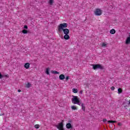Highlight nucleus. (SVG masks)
<instances>
[{
  "instance_id": "32",
  "label": "nucleus",
  "mask_w": 130,
  "mask_h": 130,
  "mask_svg": "<svg viewBox=\"0 0 130 130\" xmlns=\"http://www.w3.org/2000/svg\"><path fill=\"white\" fill-rule=\"evenodd\" d=\"M129 104L130 105V100H129Z\"/></svg>"
},
{
  "instance_id": "7",
  "label": "nucleus",
  "mask_w": 130,
  "mask_h": 130,
  "mask_svg": "<svg viewBox=\"0 0 130 130\" xmlns=\"http://www.w3.org/2000/svg\"><path fill=\"white\" fill-rule=\"evenodd\" d=\"M59 79L60 80H64L65 77H64V76L63 75V74H61V75L59 76Z\"/></svg>"
},
{
  "instance_id": "18",
  "label": "nucleus",
  "mask_w": 130,
  "mask_h": 130,
  "mask_svg": "<svg viewBox=\"0 0 130 130\" xmlns=\"http://www.w3.org/2000/svg\"><path fill=\"white\" fill-rule=\"evenodd\" d=\"M81 106H82V110H83V111H85V105L83 104H81Z\"/></svg>"
},
{
  "instance_id": "20",
  "label": "nucleus",
  "mask_w": 130,
  "mask_h": 130,
  "mask_svg": "<svg viewBox=\"0 0 130 130\" xmlns=\"http://www.w3.org/2000/svg\"><path fill=\"white\" fill-rule=\"evenodd\" d=\"M102 46L106 47V46H107V43H103L102 44Z\"/></svg>"
},
{
  "instance_id": "4",
  "label": "nucleus",
  "mask_w": 130,
  "mask_h": 130,
  "mask_svg": "<svg viewBox=\"0 0 130 130\" xmlns=\"http://www.w3.org/2000/svg\"><path fill=\"white\" fill-rule=\"evenodd\" d=\"M94 13L95 16H101L102 15V10L100 9H96Z\"/></svg>"
},
{
  "instance_id": "22",
  "label": "nucleus",
  "mask_w": 130,
  "mask_h": 130,
  "mask_svg": "<svg viewBox=\"0 0 130 130\" xmlns=\"http://www.w3.org/2000/svg\"><path fill=\"white\" fill-rule=\"evenodd\" d=\"M121 92H122V90L120 88H118V94H120V93H121Z\"/></svg>"
},
{
  "instance_id": "29",
  "label": "nucleus",
  "mask_w": 130,
  "mask_h": 130,
  "mask_svg": "<svg viewBox=\"0 0 130 130\" xmlns=\"http://www.w3.org/2000/svg\"><path fill=\"white\" fill-rule=\"evenodd\" d=\"M80 94H83V90H81V91H80Z\"/></svg>"
},
{
  "instance_id": "21",
  "label": "nucleus",
  "mask_w": 130,
  "mask_h": 130,
  "mask_svg": "<svg viewBox=\"0 0 130 130\" xmlns=\"http://www.w3.org/2000/svg\"><path fill=\"white\" fill-rule=\"evenodd\" d=\"M35 128H39V127H40V125L39 124H36L35 125Z\"/></svg>"
},
{
  "instance_id": "1",
  "label": "nucleus",
  "mask_w": 130,
  "mask_h": 130,
  "mask_svg": "<svg viewBox=\"0 0 130 130\" xmlns=\"http://www.w3.org/2000/svg\"><path fill=\"white\" fill-rule=\"evenodd\" d=\"M68 28V23H61L58 26V31L59 32H61V31H63V33L64 34V35L70 34V30L68 28Z\"/></svg>"
},
{
  "instance_id": "23",
  "label": "nucleus",
  "mask_w": 130,
  "mask_h": 130,
  "mask_svg": "<svg viewBox=\"0 0 130 130\" xmlns=\"http://www.w3.org/2000/svg\"><path fill=\"white\" fill-rule=\"evenodd\" d=\"M111 90H112V91H114V90H115V87H114V86H112L111 87Z\"/></svg>"
},
{
  "instance_id": "17",
  "label": "nucleus",
  "mask_w": 130,
  "mask_h": 130,
  "mask_svg": "<svg viewBox=\"0 0 130 130\" xmlns=\"http://www.w3.org/2000/svg\"><path fill=\"white\" fill-rule=\"evenodd\" d=\"M72 92H73V93H77L78 92V89L76 88H73Z\"/></svg>"
},
{
  "instance_id": "15",
  "label": "nucleus",
  "mask_w": 130,
  "mask_h": 130,
  "mask_svg": "<svg viewBox=\"0 0 130 130\" xmlns=\"http://www.w3.org/2000/svg\"><path fill=\"white\" fill-rule=\"evenodd\" d=\"M51 73H52V74H54V75L59 74V73H58V72L56 71H52Z\"/></svg>"
},
{
  "instance_id": "6",
  "label": "nucleus",
  "mask_w": 130,
  "mask_h": 130,
  "mask_svg": "<svg viewBox=\"0 0 130 130\" xmlns=\"http://www.w3.org/2000/svg\"><path fill=\"white\" fill-rule=\"evenodd\" d=\"M24 67L25 68V69H26L27 70H28V69L30 68V63H25L24 65Z\"/></svg>"
},
{
  "instance_id": "3",
  "label": "nucleus",
  "mask_w": 130,
  "mask_h": 130,
  "mask_svg": "<svg viewBox=\"0 0 130 130\" xmlns=\"http://www.w3.org/2000/svg\"><path fill=\"white\" fill-rule=\"evenodd\" d=\"M92 69L94 70H103L104 68L103 66H102L100 64H92Z\"/></svg>"
},
{
  "instance_id": "16",
  "label": "nucleus",
  "mask_w": 130,
  "mask_h": 130,
  "mask_svg": "<svg viewBox=\"0 0 130 130\" xmlns=\"http://www.w3.org/2000/svg\"><path fill=\"white\" fill-rule=\"evenodd\" d=\"M25 86L26 88H30V87L31 86V84L30 83H27V84H25Z\"/></svg>"
},
{
  "instance_id": "12",
  "label": "nucleus",
  "mask_w": 130,
  "mask_h": 130,
  "mask_svg": "<svg viewBox=\"0 0 130 130\" xmlns=\"http://www.w3.org/2000/svg\"><path fill=\"white\" fill-rule=\"evenodd\" d=\"M53 3H54V0H49V4L50 6H52V5H53Z\"/></svg>"
},
{
  "instance_id": "24",
  "label": "nucleus",
  "mask_w": 130,
  "mask_h": 130,
  "mask_svg": "<svg viewBox=\"0 0 130 130\" xmlns=\"http://www.w3.org/2000/svg\"><path fill=\"white\" fill-rule=\"evenodd\" d=\"M118 125H119V126H121V125H122V124L121 123H118Z\"/></svg>"
},
{
  "instance_id": "9",
  "label": "nucleus",
  "mask_w": 130,
  "mask_h": 130,
  "mask_svg": "<svg viewBox=\"0 0 130 130\" xmlns=\"http://www.w3.org/2000/svg\"><path fill=\"white\" fill-rule=\"evenodd\" d=\"M67 128H72V124L70 123H68L66 125Z\"/></svg>"
},
{
  "instance_id": "25",
  "label": "nucleus",
  "mask_w": 130,
  "mask_h": 130,
  "mask_svg": "<svg viewBox=\"0 0 130 130\" xmlns=\"http://www.w3.org/2000/svg\"><path fill=\"white\" fill-rule=\"evenodd\" d=\"M24 29H28V26H27V25H24Z\"/></svg>"
},
{
  "instance_id": "5",
  "label": "nucleus",
  "mask_w": 130,
  "mask_h": 130,
  "mask_svg": "<svg viewBox=\"0 0 130 130\" xmlns=\"http://www.w3.org/2000/svg\"><path fill=\"white\" fill-rule=\"evenodd\" d=\"M56 127L59 130H66L64 128H63V123L60 122L57 125H56Z\"/></svg>"
},
{
  "instance_id": "26",
  "label": "nucleus",
  "mask_w": 130,
  "mask_h": 130,
  "mask_svg": "<svg viewBox=\"0 0 130 130\" xmlns=\"http://www.w3.org/2000/svg\"><path fill=\"white\" fill-rule=\"evenodd\" d=\"M103 121L104 122H106V121H107V120L106 119H104L103 120Z\"/></svg>"
},
{
  "instance_id": "11",
  "label": "nucleus",
  "mask_w": 130,
  "mask_h": 130,
  "mask_svg": "<svg viewBox=\"0 0 130 130\" xmlns=\"http://www.w3.org/2000/svg\"><path fill=\"white\" fill-rule=\"evenodd\" d=\"M115 32H116L115 29H112L110 31V33L111 34H115Z\"/></svg>"
},
{
  "instance_id": "14",
  "label": "nucleus",
  "mask_w": 130,
  "mask_h": 130,
  "mask_svg": "<svg viewBox=\"0 0 130 130\" xmlns=\"http://www.w3.org/2000/svg\"><path fill=\"white\" fill-rule=\"evenodd\" d=\"M22 32L23 34H27L28 33V30H26V29H23L22 31Z\"/></svg>"
},
{
  "instance_id": "28",
  "label": "nucleus",
  "mask_w": 130,
  "mask_h": 130,
  "mask_svg": "<svg viewBox=\"0 0 130 130\" xmlns=\"http://www.w3.org/2000/svg\"><path fill=\"white\" fill-rule=\"evenodd\" d=\"M3 75H2V74L0 73V79H2L3 78Z\"/></svg>"
},
{
  "instance_id": "13",
  "label": "nucleus",
  "mask_w": 130,
  "mask_h": 130,
  "mask_svg": "<svg viewBox=\"0 0 130 130\" xmlns=\"http://www.w3.org/2000/svg\"><path fill=\"white\" fill-rule=\"evenodd\" d=\"M71 109L73 110H77L78 109V108L76 106H71Z\"/></svg>"
},
{
  "instance_id": "31",
  "label": "nucleus",
  "mask_w": 130,
  "mask_h": 130,
  "mask_svg": "<svg viewBox=\"0 0 130 130\" xmlns=\"http://www.w3.org/2000/svg\"><path fill=\"white\" fill-rule=\"evenodd\" d=\"M5 77H7V78H9V75H5Z\"/></svg>"
},
{
  "instance_id": "8",
  "label": "nucleus",
  "mask_w": 130,
  "mask_h": 130,
  "mask_svg": "<svg viewBox=\"0 0 130 130\" xmlns=\"http://www.w3.org/2000/svg\"><path fill=\"white\" fill-rule=\"evenodd\" d=\"M64 39H65V40H69V39H70V36H69V35H65L64 36Z\"/></svg>"
},
{
  "instance_id": "10",
  "label": "nucleus",
  "mask_w": 130,
  "mask_h": 130,
  "mask_svg": "<svg viewBox=\"0 0 130 130\" xmlns=\"http://www.w3.org/2000/svg\"><path fill=\"white\" fill-rule=\"evenodd\" d=\"M50 71V68H48L46 69L45 73L47 75H49V71Z\"/></svg>"
},
{
  "instance_id": "19",
  "label": "nucleus",
  "mask_w": 130,
  "mask_h": 130,
  "mask_svg": "<svg viewBox=\"0 0 130 130\" xmlns=\"http://www.w3.org/2000/svg\"><path fill=\"white\" fill-rule=\"evenodd\" d=\"M108 122L110 123H115V122H117L116 121H112V120H109L108 121Z\"/></svg>"
},
{
  "instance_id": "27",
  "label": "nucleus",
  "mask_w": 130,
  "mask_h": 130,
  "mask_svg": "<svg viewBox=\"0 0 130 130\" xmlns=\"http://www.w3.org/2000/svg\"><path fill=\"white\" fill-rule=\"evenodd\" d=\"M69 78H70V77H69V76H67V77H66V80L68 81V80H69Z\"/></svg>"
},
{
  "instance_id": "30",
  "label": "nucleus",
  "mask_w": 130,
  "mask_h": 130,
  "mask_svg": "<svg viewBox=\"0 0 130 130\" xmlns=\"http://www.w3.org/2000/svg\"><path fill=\"white\" fill-rule=\"evenodd\" d=\"M17 91H18V92H21V90H20V89H18Z\"/></svg>"
},
{
  "instance_id": "2",
  "label": "nucleus",
  "mask_w": 130,
  "mask_h": 130,
  "mask_svg": "<svg viewBox=\"0 0 130 130\" xmlns=\"http://www.w3.org/2000/svg\"><path fill=\"white\" fill-rule=\"evenodd\" d=\"M73 98L72 99V102L73 104H77L81 106V104H82V102H81V100L78 98V96L74 95Z\"/></svg>"
}]
</instances>
